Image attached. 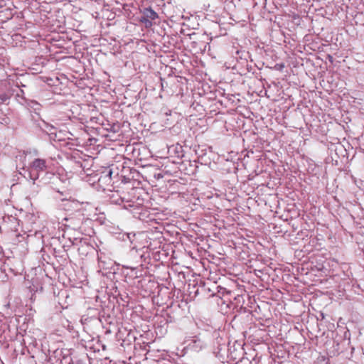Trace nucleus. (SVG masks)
<instances>
[{
	"label": "nucleus",
	"instance_id": "obj_4",
	"mask_svg": "<svg viewBox=\"0 0 364 364\" xmlns=\"http://www.w3.org/2000/svg\"><path fill=\"white\" fill-rule=\"evenodd\" d=\"M110 200H111V202L112 203H114V204H117V205H122V204H123L125 202L126 203H130L129 200H125L124 198H122V196H119L117 193H113L110 196ZM128 205L130 206V207L133 206L130 203H129Z\"/></svg>",
	"mask_w": 364,
	"mask_h": 364
},
{
	"label": "nucleus",
	"instance_id": "obj_1",
	"mask_svg": "<svg viewBox=\"0 0 364 364\" xmlns=\"http://www.w3.org/2000/svg\"><path fill=\"white\" fill-rule=\"evenodd\" d=\"M48 166L46 160L43 159H35L29 165V176L33 181L39 177V173L47 171Z\"/></svg>",
	"mask_w": 364,
	"mask_h": 364
},
{
	"label": "nucleus",
	"instance_id": "obj_2",
	"mask_svg": "<svg viewBox=\"0 0 364 364\" xmlns=\"http://www.w3.org/2000/svg\"><path fill=\"white\" fill-rule=\"evenodd\" d=\"M159 17L157 13L151 7L144 8L141 11V16L139 21L143 23L146 28H150L153 26L152 21Z\"/></svg>",
	"mask_w": 364,
	"mask_h": 364
},
{
	"label": "nucleus",
	"instance_id": "obj_7",
	"mask_svg": "<svg viewBox=\"0 0 364 364\" xmlns=\"http://www.w3.org/2000/svg\"><path fill=\"white\" fill-rule=\"evenodd\" d=\"M112 171H109L107 173L105 174L104 176H101L100 178H99V181H100L101 180L104 179L105 181H108L109 182L111 181V176H112Z\"/></svg>",
	"mask_w": 364,
	"mask_h": 364
},
{
	"label": "nucleus",
	"instance_id": "obj_3",
	"mask_svg": "<svg viewBox=\"0 0 364 364\" xmlns=\"http://www.w3.org/2000/svg\"><path fill=\"white\" fill-rule=\"evenodd\" d=\"M207 346V342L203 337L200 336H194L191 341L192 348L196 351H199Z\"/></svg>",
	"mask_w": 364,
	"mask_h": 364
},
{
	"label": "nucleus",
	"instance_id": "obj_5",
	"mask_svg": "<svg viewBox=\"0 0 364 364\" xmlns=\"http://www.w3.org/2000/svg\"><path fill=\"white\" fill-rule=\"evenodd\" d=\"M43 127H41V128L46 132H47L49 134H55L56 128L53 125L50 124L44 121L43 122Z\"/></svg>",
	"mask_w": 364,
	"mask_h": 364
},
{
	"label": "nucleus",
	"instance_id": "obj_6",
	"mask_svg": "<svg viewBox=\"0 0 364 364\" xmlns=\"http://www.w3.org/2000/svg\"><path fill=\"white\" fill-rule=\"evenodd\" d=\"M10 97L6 94L3 93L0 95V105L6 103V102L9 100Z\"/></svg>",
	"mask_w": 364,
	"mask_h": 364
}]
</instances>
